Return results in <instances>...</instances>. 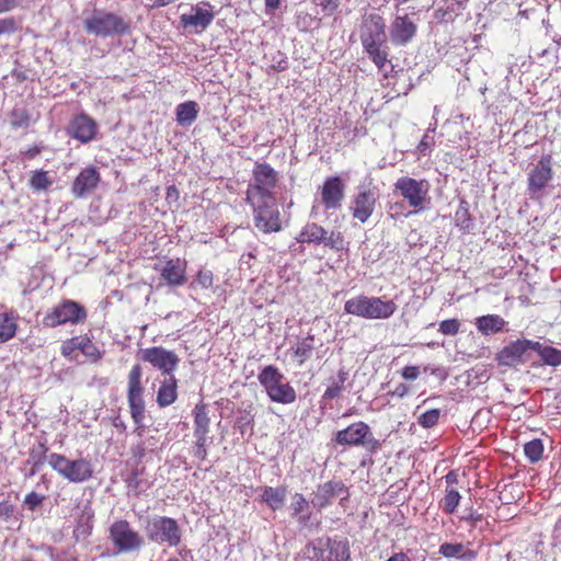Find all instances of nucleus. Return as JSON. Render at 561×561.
I'll return each instance as SVG.
<instances>
[{
  "label": "nucleus",
  "mask_w": 561,
  "mask_h": 561,
  "mask_svg": "<svg viewBox=\"0 0 561 561\" xmlns=\"http://www.w3.org/2000/svg\"><path fill=\"white\" fill-rule=\"evenodd\" d=\"M397 309V304L391 299L365 295L355 296L344 304L345 313L368 320L389 319Z\"/></svg>",
  "instance_id": "f257e3e1"
},
{
  "label": "nucleus",
  "mask_w": 561,
  "mask_h": 561,
  "mask_svg": "<svg viewBox=\"0 0 561 561\" xmlns=\"http://www.w3.org/2000/svg\"><path fill=\"white\" fill-rule=\"evenodd\" d=\"M257 380L271 401L282 404H290L296 401L295 389L286 381L285 376L277 367L265 366L257 375Z\"/></svg>",
  "instance_id": "f03ea898"
},
{
  "label": "nucleus",
  "mask_w": 561,
  "mask_h": 561,
  "mask_svg": "<svg viewBox=\"0 0 561 561\" xmlns=\"http://www.w3.org/2000/svg\"><path fill=\"white\" fill-rule=\"evenodd\" d=\"M48 465L64 479L73 483L88 481L93 474V468L90 460L78 458L71 460L64 455L53 453L47 457Z\"/></svg>",
  "instance_id": "7ed1b4c3"
},
{
  "label": "nucleus",
  "mask_w": 561,
  "mask_h": 561,
  "mask_svg": "<svg viewBox=\"0 0 561 561\" xmlns=\"http://www.w3.org/2000/svg\"><path fill=\"white\" fill-rule=\"evenodd\" d=\"M146 535L150 541L169 547H176L182 537L178 522L167 516H154L149 519Z\"/></svg>",
  "instance_id": "20e7f679"
},
{
  "label": "nucleus",
  "mask_w": 561,
  "mask_h": 561,
  "mask_svg": "<svg viewBox=\"0 0 561 561\" xmlns=\"http://www.w3.org/2000/svg\"><path fill=\"white\" fill-rule=\"evenodd\" d=\"M334 442L341 446H362L370 453L380 448V443L374 437L370 427L362 421L336 432Z\"/></svg>",
  "instance_id": "39448f33"
},
{
  "label": "nucleus",
  "mask_w": 561,
  "mask_h": 561,
  "mask_svg": "<svg viewBox=\"0 0 561 561\" xmlns=\"http://www.w3.org/2000/svg\"><path fill=\"white\" fill-rule=\"evenodd\" d=\"M247 201L253 208L254 225L260 231L271 233L280 230L282 227L276 197Z\"/></svg>",
  "instance_id": "423d86ee"
},
{
  "label": "nucleus",
  "mask_w": 561,
  "mask_h": 561,
  "mask_svg": "<svg viewBox=\"0 0 561 561\" xmlns=\"http://www.w3.org/2000/svg\"><path fill=\"white\" fill-rule=\"evenodd\" d=\"M83 24L89 34L101 37L123 34L128 27L122 18L104 11H95L84 20Z\"/></svg>",
  "instance_id": "0eeeda50"
},
{
  "label": "nucleus",
  "mask_w": 561,
  "mask_h": 561,
  "mask_svg": "<svg viewBox=\"0 0 561 561\" xmlns=\"http://www.w3.org/2000/svg\"><path fill=\"white\" fill-rule=\"evenodd\" d=\"M277 183V173L266 163L256 164L253 170V182L249 185L247 199L275 197L273 190Z\"/></svg>",
  "instance_id": "6e6552de"
},
{
  "label": "nucleus",
  "mask_w": 561,
  "mask_h": 561,
  "mask_svg": "<svg viewBox=\"0 0 561 561\" xmlns=\"http://www.w3.org/2000/svg\"><path fill=\"white\" fill-rule=\"evenodd\" d=\"M311 561H350L347 540L318 539L309 552Z\"/></svg>",
  "instance_id": "1a4fd4ad"
},
{
  "label": "nucleus",
  "mask_w": 561,
  "mask_h": 561,
  "mask_svg": "<svg viewBox=\"0 0 561 561\" xmlns=\"http://www.w3.org/2000/svg\"><path fill=\"white\" fill-rule=\"evenodd\" d=\"M553 178L550 156H542L536 165L529 171L527 179V192L530 199L539 201L545 196L546 187Z\"/></svg>",
  "instance_id": "9d476101"
},
{
  "label": "nucleus",
  "mask_w": 561,
  "mask_h": 561,
  "mask_svg": "<svg viewBox=\"0 0 561 561\" xmlns=\"http://www.w3.org/2000/svg\"><path fill=\"white\" fill-rule=\"evenodd\" d=\"M142 370L140 365L136 364L128 374L127 400L130 409V415L138 426H144L145 401L142 398L144 388L141 386Z\"/></svg>",
  "instance_id": "9b49d317"
},
{
  "label": "nucleus",
  "mask_w": 561,
  "mask_h": 561,
  "mask_svg": "<svg viewBox=\"0 0 561 561\" xmlns=\"http://www.w3.org/2000/svg\"><path fill=\"white\" fill-rule=\"evenodd\" d=\"M110 539L119 552H133L144 545L142 537L125 519L115 520L110 527Z\"/></svg>",
  "instance_id": "f8f14e48"
},
{
  "label": "nucleus",
  "mask_w": 561,
  "mask_h": 561,
  "mask_svg": "<svg viewBox=\"0 0 561 561\" xmlns=\"http://www.w3.org/2000/svg\"><path fill=\"white\" fill-rule=\"evenodd\" d=\"M85 318L87 312L83 307L73 300H65L44 317L43 324L55 328L68 322L78 323Z\"/></svg>",
  "instance_id": "ddd939ff"
},
{
  "label": "nucleus",
  "mask_w": 561,
  "mask_h": 561,
  "mask_svg": "<svg viewBox=\"0 0 561 561\" xmlns=\"http://www.w3.org/2000/svg\"><path fill=\"white\" fill-rule=\"evenodd\" d=\"M536 341L516 340L504 346L497 354L496 360L501 366L514 367L529 359L530 351H535Z\"/></svg>",
  "instance_id": "4468645a"
},
{
  "label": "nucleus",
  "mask_w": 561,
  "mask_h": 561,
  "mask_svg": "<svg viewBox=\"0 0 561 561\" xmlns=\"http://www.w3.org/2000/svg\"><path fill=\"white\" fill-rule=\"evenodd\" d=\"M394 190L400 193L411 207L422 208L430 190V184L425 180L402 176L394 183Z\"/></svg>",
  "instance_id": "2eb2a0df"
},
{
  "label": "nucleus",
  "mask_w": 561,
  "mask_h": 561,
  "mask_svg": "<svg viewBox=\"0 0 561 561\" xmlns=\"http://www.w3.org/2000/svg\"><path fill=\"white\" fill-rule=\"evenodd\" d=\"M377 198L376 188L369 187V185H359L351 205L353 218L362 224L366 222L375 210Z\"/></svg>",
  "instance_id": "dca6fc26"
},
{
  "label": "nucleus",
  "mask_w": 561,
  "mask_h": 561,
  "mask_svg": "<svg viewBox=\"0 0 561 561\" xmlns=\"http://www.w3.org/2000/svg\"><path fill=\"white\" fill-rule=\"evenodd\" d=\"M141 359L159 369L165 377L173 375L180 363V357L173 352L161 346L141 350Z\"/></svg>",
  "instance_id": "f3484780"
},
{
  "label": "nucleus",
  "mask_w": 561,
  "mask_h": 561,
  "mask_svg": "<svg viewBox=\"0 0 561 561\" xmlns=\"http://www.w3.org/2000/svg\"><path fill=\"white\" fill-rule=\"evenodd\" d=\"M319 203L327 210L339 209L345 197V184L340 176L327 178L319 188Z\"/></svg>",
  "instance_id": "a211bd4d"
},
{
  "label": "nucleus",
  "mask_w": 561,
  "mask_h": 561,
  "mask_svg": "<svg viewBox=\"0 0 561 561\" xmlns=\"http://www.w3.org/2000/svg\"><path fill=\"white\" fill-rule=\"evenodd\" d=\"M385 21L378 14L367 15L360 27V41L363 47H373L385 42Z\"/></svg>",
  "instance_id": "6ab92c4d"
},
{
  "label": "nucleus",
  "mask_w": 561,
  "mask_h": 561,
  "mask_svg": "<svg viewBox=\"0 0 561 561\" xmlns=\"http://www.w3.org/2000/svg\"><path fill=\"white\" fill-rule=\"evenodd\" d=\"M100 181L99 170L95 167H88L72 182L71 194L76 198H85L98 188Z\"/></svg>",
  "instance_id": "aec40b11"
},
{
  "label": "nucleus",
  "mask_w": 561,
  "mask_h": 561,
  "mask_svg": "<svg viewBox=\"0 0 561 561\" xmlns=\"http://www.w3.org/2000/svg\"><path fill=\"white\" fill-rule=\"evenodd\" d=\"M416 31V24L408 14L397 15L390 25V39L397 46H404L413 39Z\"/></svg>",
  "instance_id": "412c9836"
},
{
  "label": "nucleus",
  "mask_w": 561,
  "mask_h": 561,
  "mask_svg": "<svg viewBox=\"0 0 561 561\" xmlns=\"http://www.w3.org/2000/svg\"><path fill=\"white\" fill-rule=\"evenodd\" d=\"M80 351L87 358L96 362L101 358V353L94 343L87 336H77L65 341L61 345V355L68 358H75V352Z\"/></svg>",
  "instance_id": "4be33fe9"
},
{
  "label": "nucleus",
  "mask_w": 561,
  "mask_h": 561,
  "mask_svg": "<svg viewBox=\"0 0 561 561\" xmlns=\"http://www.w3.org/2000/svg\"><path fill=\"white\" fill-rule=\"evenodd\" d=\"M69 135L82 144H88L95 138L98 124L87 114H79L72 118L68 127Z\"/></svg>",
  "instance_id": "5701e85b"
},
{
  "label": "nucleus",
  "mask_w": 561,
  "mask_h": 561,
  "mask_svg": "<svg viewBox=\"0 0 561 561\" xmlns=\"http://www.w3.org/2000/svg\"><path fill=\"white\" fill-rule=\"evenodd\" d=\"M347 496V490L341 481H329L318 486L311 503L314 507L323 508L336 496Z\"/></svg>",
  "instance_id": "b1692460"
},
{
  "label": "nucleus",
  "mask_w": 561,
  "mask_h": 561,
  "mask_svg": "<svg viewBox=\"0 0 561 561\" xmlns=\"http://www.w3.org/2000/svg\"><path fill=\"white\" fill-rule=\"evenodd\" d=\"M186 261L181 259H171L165 262L161 268L162 278L170 286H181L186 282Z\"/></svg>",
  "instance_id": "393cba45"
},
{
  "label": "nucleus",
  "mask_w": 561,
  "mask_h": 561,
  "mask_svg": "<svg viewBox=\"0 0 561 561\" xmlns=\"http://www.w3.org/2000/svg\"><path fill=\"white\" fill-rule=\"evenodd\" d=\"M192 14L181 15V23L184 26H194L195 28H199L202 32L211 24L214 13L210 10L195 5L192 8Z\"/></svg>",
  "instance_id": "a878e982"
},
{
  "label": "nucleus",
  "mask_w": 561,
  "mask_h": 561,
  "mask_svg": "<svg viewBox=\"0 0 561 561\" xmlns=\"http://www.w3.org/2000/svg\"><path fill=\"white\" fill-rule=\"evenodd\" d=\"M178 399V380L174 375L164 377L160 381V386L157 392V403L160 408L171 405Z\"/></svg>",
  "instance_id": "bb28decb"
},
{
  "label": "nucleus",
  "mask_w": 561,
  "mask_h": 561,
  "mask_svg": "<svg viewBox=\"0 0 561 561\" xmlns=\"http://www.w3.org/2000/svg\"><path fill=\"white\" fill-rule=\"evenodd\" d=\"M505 320L497 314H486L477 318L476 325L483 335L497 333L503 330Z\"/></svg>",
  "instance_id": "cd10ccee"
},
{
  "label": "nucleus",
  "mask_w": 561,
  "mask_h": 561,
  "mask_svg": "<svg viewBox=\"0 0 561 561\" xmlns=\"http://www.w3.org/2000/svg\"><path fill=\"white\" fill-rule=\"evenodd\" d=\"M325 234H328V232L323 227L312 222L307 224L302 228L296 240L300 243L320 244L325 239Z\"/></svg>",
  "instance_id": "c85d7f7f"
},
{
  "label": "nucleus",
  "mask_w": 561,
  "mask_h": 561,
  "mask_svg": "<svg viewBox=\"0 0 561 561\" xmlns=\"http://www.w3.org/2000/svg\"><path fill=\"white\" fill-rule=\"evenodd\" d=\"M175 114L180 126H190L197 118L198 105L194 101L181 103L176 106Z\"/></svg>",
  "instance_id": "c756f323"
},
{
  "label": "nucleus",
  "mask_w": 561,
  "mask_h": 561,
  "mask_svg": "<svg viewBox=\"0 0 561 561\" xmlns=\"http://www.w3.org/2000/svg\"><path fill=\"white\" fill-rule=\"evenodd\" d=\"M262 501L268 505L273 511H277L283 507L286 497V489L265 486L261 494Z\"/></svg>",
  "instance_id": "7c9ffc66"
},
{
  "label": "nucleus",
  "mask_w": 561,
  "mask_h": 561,
  "mask_svg": "<svg viewBox=\"0 0 561 561\" xmlns=\"http://www.w3.org/2000/svg\"><path fill=\"white\" fill-rule=\"evenodd\" d=\"M16 317L13 312L0 313V343L8 342L16 333Z\"/></svg>",
  "instance_id": "2f4dec72"
},
{
  "label": "nucleus",
  "mask_w": 561,
  "mask_h": 561,
  "mask_svg": "<svg viewBox=\"0 0 561 561\" xmlns=\"http://www.w3.org/2000/svg\"><path fill=\"white\" fill-rule=\"evenodd\" d=\"M535 352L538 353L541 360L549 366L561 365V350H557L552 346H543L539 342H536Z\"/></svg>",
  "instance_id": "473e14b6"
},
{
  "label": "nucleus",
  "mask_w": 561,
  "mask_h": 561,
  "mask_svg": "<svg viewBox=\"0 0 561 561\" xmlns=\"http://www.w3.org/2000/svg\"><path fill=\"white\" fill-rule=\"evenodd\" d=\"M193 412L194 434H208L210 420L206 407L204 404H197Z\"/></svg>",
  "instance_id": "72a5a7b5"
},
{
  "label": "nucleus",
  "mask_w": 561,
  "mask_h": 561,
  "mask_svg": "<svg viewBox=\"0 0 561 561\" xmlns=\"http://www.w3.org/2000/svg\"><path fill=\"white\" fill-rule=\"evenodd\" d=\"M313 348L314 339L312 335H308L297 343L294 354L299 358V365H302L306 359L311 357Z\"/></svg>",
  "instance_id": "f704fd0d"
},
{
  "label": "nucleus",
  "mask_w": 561,
  "mask_h": 561,
  "mask_svg": "<svg viewBox=\"0 0 561 561\" xmlns=\"http://www.w3.org/2000/svg\"><path fill=\"white\" fill-rule=\"evenodd\" d=\"M543 443L539 438L531 439L524 445V453L531 463L538 462L543 455Z\"/></svg>",
  "instance_id": "c9c22d12"
},
{
  "label": "nucleus",
  "mask_w": 561,
  "mask_h": 561,
  "mask_svg": "<svg viewBox=\"0 0 561 561\" xmlns=\"http://www.w3.org/2000/svg\"><path fill=\"white\" fill-rule=\"evenodd\" d=\"M347 371L341 369L337 374V378L332 380V383L327 388L323 393V399L332 400L340 396L342 389L344 388V382L347 379Z\"/></svg>",
  "instance_id": "e433bc0d"
},
{
  "label": "nucleus",
  "mask_w": 561,
  "mask_h": 561,
  "mask_svg": "<svg viewBox=\"0 0 561 561\" xmlns=\"http://www.w3.org/2000/svg\"><path fill=\"white\" fill-rule=\"evenodd\" d=\"M461 495L453 488H447L440 506L446 514H453L459 505Z\"/></svg>",
  "instance_id": "4c0bfd02"
},
{
  "label": "nucleus",
  "mask_w": 561,
  "mask_h": 561,
  "mask_svg": "<svg viewBox=\"0 0 561 561\" xmlns=\"http://www.w3.org/2000/svg\"><path fill=\"white\" fill-rule=\"evenodd\" d=\"M30 115L23 107H15L10 114V124L13 128H26L30 125Z\"/></svg>",
  "instance_id": "58836bf2"
},
{
  "label": "nucleus",
  "mask_w": 561,
  "mask_h": 561,
  "mask_svg": "<svg viewBox=\"0 0 561 561\" xmlns=\"http://www.w3.org/2000/svg\"><path fill=\"white\" fill-rule=\"evenodd\" d=\"M455 221L457 227L462 230H469L473 226V220L469 214L466 203H461L455 214Z\"/></svg>",
  "instance_id": "ea45409f"
},
{
  "label": "nucleus",
  "mask_w": 561,
  "mask_h": 561,
  "mask_svg": "<svg viewBox=\"0 0 561 561\" xmlns=\"http://www.w3.org/2000/svg\"><path fill=\"white\" fill-rule=\"evenodd\" d=\"M364 49L379 69L385 67L388 54L385 49L381 48V44H375L373 47H364Z\"/></svg>",
  "instance_id": "a19ab883"
},
{
  "label": "nucleus",
  "mask_w": 561,
  "mask_h": 561,
  "mask_svg": "<svg viewBox=\"0 0 561 561\" xmlns=\"http://www.w3.org/2000/svg\"><path fill=\"white\" fill-rule=\"evenodd\" d=\"M214 284V274L209 270H201L191 283L193 288L209 289Z\"/></svg>",
  "instance_id": "79ce46f5"
},
{
  "label": "nucleus",
  "mask_w": 561,
  "mask_h": 561,
  "mask_svg": "<svg viewBox=\"0 0 561 561\" xmlns=\"http://www.w3.org/2000/svg\"><path fill=\"white\" fill-rule=\"evenodd\" d=\"M31 186L36 191L47 190L51 185V180L46 171H36L30 180Z\"/></svg>",
  "instance_id": "37998d69"
},
{
  "label": "nucleus",
  "mask_w": 561,
  "mask_h": 561,
  "mask_svg": "<svg viewBox=\"0 0 561 561\" xmlns=\"http://www.w3.org/2000/svg\"><path fill=\"white\" fill-rule=\"evenodd\" d=\"M465 547L462 543L445 542L439 547V553L446 558H460L463 556Z\"/></svg>",
  "instance_id": "c03bdc74"
},
{
  "label": "nucleus",
  "mask_w": 561,
  "mask_h": 561,
  "mask_svg": "<svg viewBox=\"0 0 561 561\" xmlns=\"http://www.w3.org/2000/svg\"><path fill=\"white\" fill-rule=\"evenodd\" d=\"M439 416L440 411L438 409L428 410L420 415L419 424L424 428H431L437 424Z\"/></svg>",
  "instance_id": "a18cd8bd"
},
{
  "label": "nucleus",
  "mask_w": 561,
  "mask_h": 561,
  "mask_svg": "<svg viewBox=\"0 0 561 561\" xmlns=\"http://www.w3.org/2000/svg\"><path fill=\"white\" fill-rule=\"evenodd\" d=\"M343 236L339 231H331V233L328 236L325 234V239L322 241V243L325 247H329L334 250H342L343 249Z\"/></svg>",
  "instance_id": "49530a36"
},
{
  "label": "nucleus",
  "mask_w": 561,
  "mask_h": 561,
  "mask_svg": "<svg viewBox=\"0 0 561 561\" xmlns=\"http://www.w3.org/2000/svg\"><path fill=\"white\" fill-rule=\"evenodd\" d=\"M460 322L457 319L444 320L439 323V332L444 335H456L459 332Z\"/></svg>",
  "instance_id": "de8ad7c7"
},
{
  "label": "nucleus",
  "mask_w": 561,
  "mask_h": 561,
  "mask_svg": "<svg viewBox=\"0 0 561 561\" xmlns=\"http://www.w3.org/2000/svg\"><path fill=\"white\" fill-rule=\"evenodd\" d=\"M293 515L297 516L306 511L308 507V502L305 496L300 493H296L291 499Z\"/></svg>",
  "instance_id": "09e8293b"
},
{
  "label": "nucleus",
  "mask_w": 561,
  "mask_h": 561,
  "mask_svg": "<svg viewBox=\"0 0 561 561\" xmlns=\"http://www.w3.org/2000/svg\"><path fill=\"white\" fill-rule=\"evenodd\" d=\"M18 30V23L14 18L0 19V35L13 34Z\"/></svg>",
  "instance_id": "8fccbe9b"
},
{
  "label": "nucleus",
  "mask_w": 561,
  "mask_h": 561,
  "mask_svg": "<svg viewBox=\"0 0 561 561\" xmlns=\"http://www.w3.org/2000/svg\"><path fill=\"white\" fill-rule=\"evenodd\" d=\"M44 499V495H41L36 492H31L25 496L24 504L27 506L28 510L34 511L43 503Z\"/></svg>",
  "instance_id": "3c124183"
},
{
  "label": "nucleus",
  "mask_w": 561,
  "mask_h": 561,
  "mask_svg": "<svg viewBox=\"0 0 561 561\" xmlns=\"http://www.w3.org/2000/svg\"><path fill=\"white\" fill-rule=\"evenodd\" d=\"M14 513V506L8 500H0V518L8 519Z\"/></svg>",
  "instance_id": "603ef678"
},
{
  "label": "nucleus",
  "mask_w": 561,
  "mask_h": 561,
  "mask_svg": "<svg viewBox=\"0 0 561 561\" xmlns=\"http://www.w3.org/2000/svg\"><path fill=\"white\" fill-rule=\"evenodd\" d=\"M420 376V369L416 366H405L402 370V377L405 380H415Z\"/></svg>",
  "instance_id": "864d4df0"
},
{
  "label": "nucleus",
  "mask_w": 561,
  "mask_h": 561,
  "mask_svg": "<svg viewBox=\"0 0 561 561\" xmlns=\"http://www.w3.org/2000/svg\"><path fill=\"white\" fill-rule=\"evenodd\" d=\"M18 4V0H0V14L13 10Z\"/></svg>",
  "instance_id": "5fc2aeb1"
},
{
  "label": "nucleus",
  "mask_w": 561,
  "mask_h": 561,
  "mask_svg": "<svg viewBox=\"0 0 561 561\" xmlns=\"http://www.w3.org/2000/svg\"><path fill=\"white\" fill-rule=\"evenodd\" d=\"M321 5L323 10L328 11L329 13H332L337 9L339 0H323Z\"/></svg>",
  "instance_id": "6e6d98bb"
},
{
  "label": "nucleus",
  "mask_w": 561,
  "mask_h": 561,
  "mask_svg": "<svg viewBox=\"0 0 561 561\" xmlns=\"http://www.w3.org/2000/svg\"><path fill=\"white\" fill-rule=\"evenodd\" d=\"M280 5V0H265L266 12H274Z\"/></svg>",
  "instance_id": "4d7b16f0"
},
{
  "label": "nucleus",
  "mask_w": 561,
  "mask_h": 561,
  "mask_svg": "<svg viewBox=\"0 0 561 561\" xmlns=\"http://www.w3.org/2000/svg\"><path fill=\"white\" fill-rule=\"evenodd\" d=\"M445 481L447 483V488H450L453 484L458 482V474L455 471H450L445 476Z\"/></svg>",
  "instance_id": "13d9d810"
},
{
  "label": "nucleus",
  "mask_w": 561,
  "mask_h": 561,
  "mask_svg": "<svg viewBox=\"0 0 561 561\" xmlns=\"http://www.w3.org/2000/svg\"><path fill=\"white\" fill-rule=\"evenodd\" d=\"M196 437L195 446L206 447L208 440V434H194Z\"/></svg>",
  "instance_id": "bf43d9fd"
},
{
  "label": "nucleus",
  "mask_w": 561,
  "mask_h": 561,
  "mask_svg": "<svg viewBox=\"0 0 561 561\" xmlns=\"http://www.w3.org/2000/svg\"><path fill=\"white\" fill-rule=\"evenodd\" d=\"M194 456L199 460L206 459V456H207L206 447L195 446Z\"/></svg>",
  "instance_id": "052dcab7"
},
{
  "label": "nucleus",
  "mask_w": 561,
  "mask_h": 561,
  "mask_svg": "<svg viewBox=\"0 0 561 561\" xmlns=\"http://www.w3.org/2000/svg\"><path fill=\"white\" fill-rule=\"evenodd\" d=\"M409 388L407 385L404 383H400L396 387L394 391H393V394L398 396V397H403L407 394Z\"/></svg>",
  "instance_id": "680f3d73"
},
{
  "label": "nucleus",
  "mask_w": 561,
  "mask_h": 561,
  "mask_svg": "<svg viewBox=\"0 0 561 561\" xmlns=\"http://www.w3.org/2000/svg\"><path fill=\"white\" fill-rule=\"evenodd\" d=\"M179 192L175 186H169L167 188V199H178Z\"/></svg>",
  "instance_id": "e2e57ef3"
},
{
  "label": "nucleus",
  "mask_w": 561,
  "mask_h": 561,
  "mask_svg": "<svg viewBox=\"0 0 561 561\" xmlns=\"http://www.w3.org/2000/svg\"><path fill=\"white\" fill-rule=\"evenodd\" d=\"M387 561H411V560L405 553L399 552V553H394Z\"/></svg>",
  "instance_id": "0e129e2a"
},
{
  "label": "nucleus",
  "mask_w": 561,
  "mask_h": 561,
  "mask_svg": "<svg viewBox=\"0 0 561 561\" xmlns=\"http://www.w3.org/2000/svg\"><path fill=\"white\" fill-rule=\"evenodd\" d=\"M427 147H428L427 136H425V137L421 140V142H420V145H419V150H420L421 152H424V151L427 149Z\"/></svg>",
  "instance_id": "69168bd1"
},
{
  "label": "nucleus",
  "mask_w": 561,
  "mask_h": 561,
  "mask_svg": "<svg viewBox=\"0 0 561 561\" xmlns=\"http://www.w3.org/2000/svg\"><path fill=\"white\" fill-rule=\"evenodd\" d=\"M173 0H156V5L157 7H165L168 4H170Z\"/></svg>",
  "instance_id": "338daca9"
},
{
  "label": "nucleus",
  "mask_w": 561,
  "mask_h": 561,
  "mask_svg": "<svg viewBox=\"0 0 561 561\" xmlns=\"http://www.w3.org/2000/svg\"><path fill=\"white\" fill-rule=\"evenodd\" d=\"M39 462H42V459H41V458H39V459L34 463V467H33V469L31 470L30 476L35 474L36 469H37V466L39 465Z\"/></svg>",
  "instance_id": "774afa93"
}]
</instances>
